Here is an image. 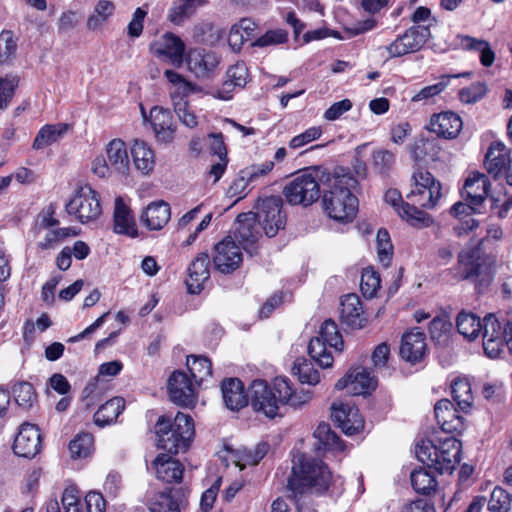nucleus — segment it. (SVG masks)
I'll list each match as a JSON object with an SVG mask.
<instances>
[{
  "label": "nucleus",
  "mask_w": 512,
  "mask_h": 512,
  "mask_svg": "<svg viewBox=\"0 0 512 512\" xmlns=\"http://www.w3.org/2000/svg\"><path fill=\"white\" fill-rule=\"evenodd\" d=\"M249 393L253 410L268 418L281 416L280 408L285 405L301 408L313 397L310 390L296 391L287 377H276L272 386L264 380H254Z\"/></svg>",
  "instance_id": "nucleus-1"
},
{
  "label": "nucleus",
  "mask_w": 512,
  "mask_h": 512,
  "mask_svg": "<svg viewBox=\"0 0 512 512\" xmlns=\"http://www.w3.org/2000/svg\"><path fill=\"white\" fill-rule=\"evenodd\" d=\"M413 186L406 198L409 203L398 208V215L411 226L425 228L433 224V218L423 209L435 208L444 196L441 182L429 171L418 169L411 178Z\"/></svg>",
  "instance_id": "nucleus-2"
},
{
  "label": "nucleus",
  "mask_w": 512,
  "mask_h": 512,
  "mask_svg": "<svg viewBox=\"0 0 512 512\" xmlns=\"http://www.w3.org/2000/svg\"><path fill=\"white\" fill-rule=\"evenodd\" d=\"M358 181L348 169L337 167L322 176V205L325 213L339 222H351L358 210L353 194Z\"/></svg>",
  "instance_id": "nucleus-3"
},
{
  "label": "nucleus",
  "mask_w": 512,
  "mask_h": 512,
  "mask_svg": "<svg viewBox=\"0 0 512 512\" xmlns=\"http://www.w3.org/2000/svg\"><path fill=\"white\" fill-rule=\"evenodd\" d=\"M332 474L320 460L304 454H297L293 459L292 474L288 478L287 488L295 500L307 493H322L330 485Z\"/></svg>",
  "instance_id": "nucleus-4"
},
{
  "label": "nucleus",
  "mask_w": 512,
  "mask_h": 512,
  "mask_svg": "<svg viewBox=\"0 0 512 512\" xmlns=\"http://www.w3.org/2000/svg\"><path fill=\"white\" fill-rule=\"evenodd\" d=\"M158 447L170 454L185 452L195 436L194 421L188 414L178 412L173 420L160 416L155 425Z\"/></svg>",
  "instance_id": "nucleus-5"
},
{
  "label": "nucleus",
  "mask_w": 512,
  "mask_h": 512,
  "mask_svg": "<svg viewBox=\"0 0 512 512\" xmlns=\"http://www.w3.org/2000/svg\"><path fill=\"white\" fill-rule=\"evenodd\" d=\"M462 444L454 437H446L433 442L423 439L417 443V459L439 473H452L460 462Z\"/></svg>",
  "instance_id": "nucleus-6"
},
{
  "label": "nucleus",
  "mask_w": 512,
  "mask_h": 512,
  "mask_svg": "<svg viewBox=\"0 0 512 512\" xmlns=\"http://www.w3.org/2000/svg\"><path fill=\"white\" fill-rule=\"evenodd\" d=\"M327 173L328 170L315 167L296 175L283 188L286 201L291 205H302L304 207L312 205L320 197L322 176Z\"/></svg>",
  "instance_id": "nucleus-7"
},
{
  "label": "nucleus",
  "mask_w": 512,
  "mask_h": 512,
  "mask_svg": "<svg viewBox=\"0 0 512 512\" xmlns=\"http://www.w3.org/2000/svg\"><path fill=\"white\" fill-rule=\"evenodd\" d=\"M496 258L482 254L478 248L462 250L458 254L454 277L459 281L475 280L481 276L491 277L495 268Z\"/></svg>",
  "instance_id": "nucleus-8"
},
{
  "label": "nucleus",
  "mask_w": 512,
  "mask_h": 512,
  "mask_svg": "<svg viewBox=\"0 0 512 512\" xmlns=\"http://www.w3.org/2000/svg\"><path fill=\"white\" fill-rule=\"evenodd\" d=\"M343 345L344 342L337 324L333 320L327 319L321 325L319 335L310 340L308 352L310 357L319 366L328 368L332 366L333 357L327 351V347L334 348L336 351H342Z\"/></svg>",
  "instance_id": "nucleus-9"
},
{
  "label": "nucleus",
  "mask_w": 512,
  "mask_h": 512,
  "mask_svg": "<svg viewBox=\"0 0 512 512\" xmlns=\"http://www.w3.org/2000/svg\"><path fill=\"white\" fill-rule=\"evenodd\" d=\"M65 210L82 224L93 222L102 214L99 195L88 185L76 190L73 198L66 203Z\"/></svg>",
  "instance_id": "nucleus-10"
},
{
  "label": "nucleus",
  "mask_w": 512,
  "mask_h": 512,
  "mask_svg": "<svg viewBox=\"0 0 512 512\" xmlns=\"http://www.w3.org/2000/svg\"><path fill=\"white\" fill-rule=\"evenodd\" d=\"M107 160L97 158L93 163V172L99 177H106L109 170L126 176L129 173V156L125 143L113 139L106 146Z\"/></svg>",
  "instance_id": "nucleus-11"
},
{
  "label": "nucleus",
  "mask_w": 512,
  "mask_h": 512,
  "mask_svg": "<svg viewBox=\"0 0 512 512\" xmlns=\"http://www.w3.org/2000/svg\"><path fill=\"white\" fill-rule=\"evenodd\" d=\"M431 35L428 26H412L396 37L389 45L384 46L390 58H398L418 52Z\"/></svg>",
  "instance_id": "nucleus-12"
},
{
  "label": "nucleus",
  "mask_w": 512,
  "mask_h": 512,
  "mask_svg": "<svg viewBox=\"0 0 512 512\" xmlns=\"http://www.w3.org/2000/svg\"><path fill=\"white\" fill-rule=\"evenodd\" d=\"M280 196H269L261 200L257 213L258 222L268 237L275 236L286 225V214L282 210Z\"/></svg>",
  "instance_id": "nucleus-13"
},
{
  "label": "nucleus",
  "mask_w": 512,
  "mask_h": 512,
  "mask_svg": "<svg viewBox=\"0 0 512 512\" xmlns=\"http://www.w3.org/2000/svg\"><path fill=\"white\" fill-rule=\"evenodd\" d=\"M212 261L216 270L223 274H230L240 267L243 254L239 245L227 236L214 246Z\"/></svg>",
  "instance_id": "nucleus-14"
},
{
  "label": "nucleus",
  "mask_w": 512,
  "mask_h": 512,
  "mask_svg": "<svg viewBox=\"0 0 512 512\" xmlns=\"http://www.w3.org/2000/svg\"><path fill=\"white\" fill-rule=\"evenodd\" d=\"M169 399L178 406L193 407L197 401L196 389L183 371H174L167 383Z\"/></svg>",
  "instance_id": "nucleus-15"
},
{
  "label": "nucleus",
  "mask_w": 512,
  "mask_h": 512,
  "mask_svg": "<svg viewBox=\"0 0 512 512\" xmlns=\"http://www.w3.org/2000/svg\"><path fill=\"white\" fill-rule=\"evenodd\" d=\"M485 168L494 179L506 172V181L512 186V154L502 142L491 143L485 155Z\"/></svg>",
  "instance_id": "nucleus-16"
},
{
  "label": "nucleus",
  "mask_w": 512,
  "mask_h": 512,
  "mask_svg": "<svg viewBox=\"0 0 512 512\" xmlns=\"http://www.w3.org/2000/svg\"><path fill=\"white\" fill-rule=\"evenodd\" d=\"M220 62L221 58L216 52L204 48H193L187 56L189 71L200 79L211 78Z\"/></svg>",
  "instance_id": "nucleus-17"
},
{
  "label": "nucleus",
  "mask_w": 512,
  "mask_h": 512,
  "mask_svg": "<svg viewBox=\"0 0 512 512\" xmlns=\"http://www.w3.org/2000/svg\"><path fill=\"white\" fill-rule=\"evenodd\" d=\"M376 386V378L366 368L362 367L349 371L335 384L337 390L347 389V392L351 395L367 394L374 390Z\"/></svg>",
  "instance_id": "nucleus-18"
},
{
  "label": "nucleus",
  "mask_w": 512,
  "mask_h": 512,
  "mask_svg": "<svg viewBox=\"0 0 512 512\" xmlns=\"http://www.w3.org/2000/svg\"><path fill=\"white\" fill-rule=\"evenodd\" d=\"M331 417L333 422L347 435H353L364 427V420L359 410L346 403L338 402L332 404Z\"/></svg>",
  "instance_id": "nucleus-19"
},
{
  "label": "nucleus",
  "mask_w": 512,
  "mask_h": 512,
  "mask_svg": "<svg viewBox=\"0 0 512 512\" xmlns=\"http://www.w3.org/2000/svg\"><path fill=\"white\" fill-rule=\"evenodd\" d=\"M41 447V434L38 427L29 423L21 425L14 440V453L21 457L33 458L40 452Z\"/></svg>",
  "instance_id": "nucleus-20"
},
{
  "label": "nucleus",
  "mask_w": 512,
  "mask_h": 512,
  "mask_svg": "<svg viewBox=\"0 0 512 512\" xmlns=\"http://www.w3.org/2000/svg\"><path fill=\"white\" fill-rule=\"evenodd\" d=\"M482 335L485 354L490 358L498 357L505 340L501 323L493 314L484 317V332Z\"/></svg>",
  "instance_id": "nucleus-21"
},
{
  "label": "nucleus",
  "mask_w": 512,
  "mask_h": 512,
  "mask_svg": "<svg viewBox=\"0 0 512 512\" xmlns=\"http://www.w3.org/2000/svg\"><path fill=\"white\" fill-rule=\"evenodd\" d=\"M426 350V337L419 328H415L403 335L400 355L405 361L412 364L420 362L425 357Z\"/></svg>",
  "instance_id": "nucleus-22"
},
{
  "label": "nucleus",
  "mask_w": 512,
  "mask_h": 512,
  "mask_svg": "<svg viewBox=\"0 0 512 512\" xmlns=\"http://www.w3.org/2000/svg\"><path fill=\"white\" fill-rule=\"evenodd\" d=\"M438 425L446 433L460 432L464 428L463 417L448 399L439 400L434 407Z\"/></svg>",
  "instance_id": "nucleus-23"
},
{
  "label": "nucleus",
  "mask_w": 512,
  "mask_h": 512,
  "mask_svg": "<svg viewBox=\"0 0 512 512\" xmlns=\"http://www.w3.org/2000/svg\"><path fill=\"white\" fill-rule=\"evenodd\" d=\"M340 306V320L343 324L353 329L364 327L366 318L358 295L351 293L343 296Z\"/></svg>",
  "instance_id": "nucleus-24"
},
{
  "label": "nucleus",
  "mask_w": 512,
  "mask_h": 512,
  "mask_svg": "<svg viewBox=\"0 0 512 512\" xmlns=\"http://www.w3.org/2000/svg\"><path fill=\"white\" fill-rule=\"evenodd\" d=\"M209 255L207 253H199L188 267V278L186 285L188 292L198 294L202 291L204 283L210 278Z\"/></svg>",
  "instance_id": "nucleus-25"
},
{
  "label": "nucleus",
  "mask_w": 512,
  "mask_h": 512,
  "mask_svg": "<svg viewBox=\"0 0 512 512\" xmlns=\"http://www.w3.org/2000/svg\"><path fill=\"white\" fill-rule=\"evenodd\" d=\"M463 122L459 115L447 111L433 115L430 119L429 129L439 137L454 139L462 130Z\"/></svg>",
  "instance_id": "nucleus-26"
},
{
  "label": "nucleus",
  "mask_w": 512,
  "mask_h": 512,
  "mask_svg": "<svg viewBox=\"0 0 512 512\" xmlns=\"http://www.w3.org/2000/svg\"><path fill=\"white\" fill-rule=\"evenodd\" d=\"M154 47L157 56L167 58L177 68L182 66L185 44L178 36L167 32L154 44Z\"/></svg>",
  "instance_id": "nucleus-27"
},
{
  "label": "nucleus",
  "mask_w": 512,
  "mask_h": 512,
  "mask_svg": "<svg viewBox=\"0 0 512 512\" xmlns=\"http://www.w3.org/2000/svg\"><path fill=\"white\" fill-rule=\"evenodd\" d=\"M150 121L158 141L169 143L174 138L173 118L168 109L155 106L150 110Z\"/></svg>",
  "instance_id": "nucleus-28"
},
{
  "label": "nucleus",
  "mask_w": 512,
  "mask_h": 512,
  "mask_svg": "<svg viewBox=\"0 0 512 512\" xmlns=\"http://www.w3.org/2000/svg\"><path fill=\"white\" fill-rule=\"evenodd\" d=\"M156 476L166 483H180L182 481L184 467L178 461L167 454H159L152 463Z\"/></svg>",
  "instance_id": "nucleus-29"
},
{
  "label": "nucleus",
  "mask_w": 512,
  "mask_h": 512,
  "mask_svg": "<svg viewBox=\"0 0 512 512\" xmlns=\"http://www.w3.org/2000/svg\"><path fill=\"white\" fill-rule=\"evenodd\" d=\"M113 222V230L115 233L127 235L133 238L138 236L134 216L132 215L130 208L124 203L122 197H117L115 199Z\"/></svg>",
  "instance_id": "nucleus-30"
},
{
  "label": "nucleus",
  "mask_w": 512,
  "mask_h": 512,
  "mask_svg": "<svg viewBox=\"0 0 512 512\" xmlns=\"http://www.w3.org/2000/svg\"><path fill=\"white\" fill-rule=\"evenodd\" d=\"M490 182L487 176L480 172H473L465 180L464 191L467 200L474 206H480L488 196Z\"/></svg>",
  "instance_id": "nucleus-31"
},
{
  "label": "nucleus",
  "mask_w": 512,
  "mask_h": 512,
  "mask_svg": "<svg viewBox=\"0 0 512 512\" xmlns=\"http://www.w3.org/2000/svg\"><path fill=\"white\" fill-rule=\"evenodd\" d=\"M171 216L170 206L164 201L150 203L140 216V221L150 230H161Z\"/></svg>",
  "instance_id": "nucleus-32"
},
{
  "label": "nucleus",
  "mask_w": 512,
  "mask_h": 512,
  "mask_svg": "<svg viewBox=\"0 0 512 512\" xmlns=\"http://www.w3.org/2000/svg\"><path fill=\"white\" fill-rule=\"evenodd\" d=\"M221 391L226 407L232 411H238L247 404V396L243 383L237 378L223 380Z\"/></svg>",
  "instance_id": "nucleus-33"
},
{
  "label": "nucleus",
  "mask_w": 512,
  "mask_h": 512,
  "mask_svg": "<svg viewBox=\"0 0 512 512\" xmlns=\"http://www.w3.org/2000/svg\"><path fill=\"white\" fill-rule=\"evenodd\" d=\"M440 152L439 141L434 137L420 136L410 146V153L416 161H436Z\"/></svg>",
  "instance_id": "nucleus-34"
},
{
  "label": "nucleus",
  "mask_w": 512,
  "mask_h": 512,
  "mask_svg": "<svg viewBox=\"0 0 512 512\" xmlns=\"http://www.w3.org/2000/svg\"><path fill=\"white\" fill-rule=\"evenodd\" d=\"M125 409V400L122 397H114L102 404L94 414V423L103 428L113 424Z\"/></svg>",
  "instance_id": "nucleus-35"
},
{
  "label": "nucleus",
  "mask_w": 512,
  "mask_h": 512,
  "mask_svg": "<svg viewBox=\"0 0 512 512\" xmlns=\"http://www.w3.org/2000/svg\"><path fill=\"white\" fill-rule=\"evenodd\" d=\"M458 332L468 340H474L484 332V320L472 312L461 311L456 318Z\"/></svg>",
  "instance_id": "nucleus-36"
},
{
  "label": "nucleus",
  "mask_w": 512,
  "mask_h": 512,
  "mask_svg": "<svg viewBox=\"0 0 512 512\" xmlns=\"http://www.w3.org/2000/svg\"><path fill=\"white\" fill-rule=\"evenodd\" d=\"M131 154L136 169L142 174L147 175L153 170L155 165L154 152L144 141L135 140L131 148Z\"/></svg>",
  "instance_id": "nucleus-37"
},
{
  "label": "nucleus",
  "mask_w": 512,
  "mask_h": 512,
  "mask_svg": "<svg viewBox=\"0 0 512 512\" xmlns=\"http://www.w3.org/2000/svg\"><path fill=\"white\" fill-rule=\"evenodd\" d=\"M237 235L243 243L253 244L260 236L259 222L252 213H241L237 216Z\"/></svg>",
  "instance_id": "nucleus-38"
},
{
  "label": "nucleus",
  "mask_w": 512,
  "mask_h": 512,
  "mask_svg": "<svg viewBox=\"0 0 512 512\" xmlns=\"http://www.w3.org/2000/svg\"><path fill=\"white\" fill-rule=\"evenodd\" d=\"M314 437L317 439L318 450L343 451L344 444L340 437L331 429L328 423H320L314 431Z\"/></svg>",
  "instance_id": "nucleus-39"
},
{
  "label": "nucleus",
  "mask_w": 512,
  "mask_h": 512,
  "mask_svg": "<svg viewBox=\"0 0 512 512\" xmlns=\"http://www.w3.org/2000/svg\"><path fill=\"white\" fill-rule=\"evenodd\" d=\"M451 393L460 410L468 412L474 402L470 382L465 378H457L452 382Z\"/></svg>",
  "instance_id": "nucleus-40"
},
{
  "label": "nucleus",
  "mask_w": 512,
  "mask_h": 512,
  "mask_svg": "<svg viewBox=\"0 0 512 512\" xmlns=\"http://www.w3.org/2000/svg\"><path fill=\"white\" fill-rule=\"evenodd\" d=\"M256 28L257 24L250 18H242L239 22L232 25L228 36V43L231 49L234 52H238L243 46V37L240 38L238 36V31H243L245 37L251 40L254 37Z\"/></svg>",
  "instance_id": "nucleus-41"
},
{
  "label": "nucleus",
  "mask_w": 512,
  "mask_h": 512,
  "mask_svg": "<svg viewBox=\"0 0 512 512\" xmlns=\"http://www.w3.org/2000/svg\"><path fill=\"white\" fill-rule=\"evenodd\" d=\"M410 480L415 492L423 495H430L435 492L438 485L434 475L423 468L412 471Z\"/></svg>",
  "instance_id": "nucleus-42"
},
{
  "label": "nucleus",
  "mask_w": 512,
  "mask_h": 512,
  "mask_svg": "<svg viewBox=\"0 0 512 512\" xmlns=\"http://www.w3.org/2000/svg\"><path fill=\"white\" fill-rule=\"evenodd\" d=\"M68 126L65 124L46 125L40 129L33 142V148L36 150L43 149L55 143L67 131Z\"/></svg>",
  "instance_id": "nucleus-43"
},
{
  "label": "nucleus",
  "mask_w": 512,
  "mask_h": 512,
  "mask_svg": "<svg viewBox=\"0 0 512 512\" xmlns=\"http://www.w3.org/2000/svg\"><path fill=\"white\" fill-rule=\"evenodd\" d=\"M205 3L206 0H177L170 9L168 18L174 24H180Z\"/></svg>",
  "instance_id": "nucleus-44"
},
{
  "label": "nucleus",
  "mask_w": 512,
  "mask_h": 512,
  "mask_svg": "<svg viewBox=\"0 0 512 512\" xmlns=\"http://www.w3.org/2000/svg\"><path fill=\"white\" fill-rule=\"evenodd\" d=\"M292 372L302 384L316 385L320 381L318 370L306 358H297L292 367Z\"/></svg>",
  "instance_id": "nucleus-45"
},
{
  "label": "nucleus",
  "mask_w": 512,
  "mask_h": 512,
  "mask_svg": "<svg viewBox=\"0 0 512 512\" xmlns=\"http://www.w3.org/2000/svg\"><path fill=\"white\" fill-rule=\"evenodd\" d=\"M187 367L194 381L201 384L207 377L212 375V363L204 356H188Z\"/></svg>",
  "instance_id": "nucleus-46"
},
{
  "label": "nucleus",
  "mask_w": 512,
  "mask_h": 512,
  "mask_svg": "<svg viewBox=\"0 0 512 512\" xmlns=\"http://www.w3.org/2000/svg\"><path fill=\"white\" fill-rule=\"evenodd\" d=\"M164 76L175 88V91L171 93L172 99L173 96H175V100H179L180 98L185 99L188 95L196 90V87L192 82L188 81L184 76L173 70H165Z\"/></svg>",
  "instance_id": "nucleus-47"
},
{
  "label": "nucleus",
  "mask_w": 512,
  "mask_h": 512,
  "mask_svg": "<svg viewBox=\"0 0 512 512\" xmlns=\"http://www.w3.org/2000/svg\"><path fill=\"white\" fill-rule=\"evenodd\" d=\"M395 165V155L387 149H377L372 153V169L381 176H387Z\"/></svg>",
  "instance_id": "nucleus-48"
},
{
  "label": "nucleus",
  "mask_w": 512,
  "mask_h": 512,
  "mask_svg": "<svg viewBox=\"0 0 512 512\" xmlns=\"http://www.w3.org/2000/svg\"><path fill=\"white\" fill-rule=\"evenodd\" d=\"M16 404L23 408L29 409L36 401V393L32 384L28 382H19L12 389Z\"/></svg>",
  "instance_id": "nucleus-49"
},
{
  "label": "nucleus",
  "mask_w": 512,
  "mask_h": 512,
  "mask_svg": "<svg viewBox=\"0 0 512 512\" xmlns=\"http://www.w3.org/2000/svg\"><path fill=\"white\" fill-rule=\"evenodd\" d=\"M69 450L73 458H85L93 450V436L89 433L77 435L69 443Z\"/></svg>",
  "instance_id": "nucleus-50"
},
{
  "label": "nucleus",
  "mask_w": 512,
  "mask_h": 512,
  "mask_svg": "<svg viewBox=\"0 0 512 512\" xmlns=\"http://www.w3.org/2000/svg\"><path fill=\"white\" fill-rule=\"evenodd\" d=\"M149 510L150 512H180L178 502L173 499L172 489L158 493Z\"/></svg>",
  "instance_id": "nucleus-51"
},
{
  "label": "nucleus",
  "mask_w": 512,
  "mask_h": 512,
  "mask_svg": "<svg viewBox=\"0 0 512 512\" xmlns=\"http://www.w3.org/2000/svg\"><path fill=\"white\" fill-rule=\"evenodd\" d=\"M380 275L372 268H366L361 275L360 289L362 294L367 298L376 295L380 288Z\"/></svg>",
  "instance_id": "nucleus-52"
},
{
  "label": "nucleus",
  "mask_w": 512,
  "mask_h": 512,
  "mask_svg": "<svg viewBox=\"0 0 512 512\" xmlns=\"http://www.w3.org/2000/svg\"><path fill=\"white\" fill-rule=\"evenodd\" d=\"M512 497L501 487H495L488 502V509L492 512H508L511 507Z\"/></svg>",
  "instance_id": "nucleus-53"
},
{
  "label": "nucleus",
  "mask_w": 512,
  "mask_h": 512,
  "mask_svg": "<svg viewBox=\"0 0 512 512\" xmlns=\"http://www.w3.org/2000/svg\"><path fill=\"white\" fill-rule=\"evenodd\" d=\"M173 105L176 115L185 126L194 128L198 125L197 116L185 99L175 100V96H173Z\"/></svg>",
  "instance_id": "nucleus-54"
},
{
  "label": "nucleus",
  "mask_w": 512,
  "mask_h": 512,
  "mask_svg": "<svg viewBox=\"0 0 512 512\" xmlns=\"http://www.w3.org/2000/svg\"><path fill=\"white\" fill-rule=\"evenodd\" d=\"M488 88L484 82H476L459 92V98L463 103L472 104L482 99L487 93Z\"/></svg>",
  "instance_id": "nucleus-55"
},
{
  "label": "nucleus",
  "mask_w": 512,
  "mask_h": 512,
  "mask_svg": "<svg viewBox=\"0 0 512 512\" xmlns=\"http://www.w3.org/2000/svg\"><path fill=\"white\" fill-rule=\"evenodd\" d=\"M288 40V33L283 29L269 30L253 42V46L267 47L283 44Z\"/></svg>",
  "instance_id": "nucleus-56"
},
{
  "label": "nucleus",
  "mask_w": 512,
  "mask_h": 512,
  "mask_svg": "<svg viewBox=\"0 0 512 512\" xmlns=\"http://www.w3.org/2000/svg\"><path fill=\"white\" fill-rule=\"evenodd\" d=\"M17 86V77L0 78V110L7 108Z\"/></svg>",
  "instance_id": "nucleus-57"
},
{
  "label": "nucleus",
  "mask_w": 512,
  "mask_h": 512,
  "mask_svg": "<svg viewBox=\"0 0 512 512\" xmlns=\"http://www.w3.org/2000/svg\"><path fill=\"white\" fill-rule=\"evenodd\" d=\"M16 47V42L10 32L0 34V64H6L14 57Z\"/></svg>",
  "instance_id": "nucleus-58"
},
{
  "label": "nucleus",
  "mask_w": 512,
  "mask_h": 512,
  "mask_svg": "<svg viewBox=\"0 0 512 512\" xmlns=\"http://www.w3.org/2000/svg\"><path fill=\"white\" fill-rule=\"evenodd\" d=\"M322 135L321 127H310L305 130L303 133L294 136L289 142V148L291 149H299L310 142L320 138Z\"/></svg>",
  "instance_id": "nucleus-59"
},
{
  "label": "nucleus",
  "mask_w": 512,
  "mask_h": 512,
  "mask_svg": "<svg viewBox=\"0 0 512 512\" xmlns=\"http://www.w3.org/2000/svg\"><path fill=\"white\" fill-rule=\"evenodd\" d=\"M274 168L273 161H265L259 164H253L243 169V174L251 183L256 182L261 177L268 175Z\"/></svg>",
  "instance_id": "nucleus-60"
},
{
  "label": "nucleus",
  "mask_w": 512,
  "mask_h": 512,
  "mask_svg": "<svg viewBox=\"0 0 512 512\" xmlns=\"http://www.w3.org/2000/svg\"><path fill=\"white\" fill-rule=\"evenodd\" d=\"M226 78L238 85V88H243L247 83L248 69L243 62H237L228 68Z\"/></svg>",
  "instance_id": "nucleus-61"
},
{
  "label": "nucleus",
  "mask_w": 512,
  "mask_h": 512,
  "mask_svg": "<svg viewBox=\"0 0 512 512\" xmlns=\"http://www.w3.org/2000/svg\"><path fill=\"white\" fill-rule=\"evenodd\" d=\"M251 184L250 180L244 176L243 169L239 172L238 176L234 179L228 188V194L231 197H236L237 200L242 199L248 193V186Z\"/></svg>",
  "instance_id": "nucleus-62"
},
{
  "label": "nucleus",
  "mask_w": 512,
  "mask_h": 512,
  "mask_svg": "<svg viewBox=\"0 0 512 512\" xmlns=\"http://www.w3.org/2000/svg\"><path fill=\"white\" fill-rule=\"evenodd\" d=\"M352 108V102L349 99H343L332 104L324 113V118L328 121H334L341 117L345 112Z\"/></svg>",
  "instance_id": "nucleus-63"
},
{
  "label": "nucleus",
  "mask_w": 512,
  "mask_h": 512,
  "mask_svg": "<svg viewBox=\"0 0 512 512\" xmlns=\"http://www.w3.org/2000/svg\"><path fill=\"white\" fill-rule=\"evenodd\" d=\"M451 328V323L442 317H435L429 325V333L433 340L439 341Z\"/></svg>",
  "instance_id": "nucleus-64"
}]
</instances>
